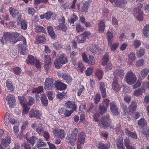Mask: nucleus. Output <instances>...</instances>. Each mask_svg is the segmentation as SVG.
<instances>
[{"mask_svg":"<svg viewBox=\"0 0 149 149\" xmlns=\"http://www.w3.org/2000/svg\"><path fill=\"white\" fill-rule=\"evenodd\" d=\"M19 34L16 32L4 33L0 41L3 44H4L5 41H9L12 44H15L19 40Z\"/></svg>","mask_w":149,"mask_h":149,"instance_id":"f257e3e1","label":"nucleus"},{"mask_svg":"<svg viewBox=\"0 0 149 149\" xmlns=\"http://www.w3.org/2000/svg\"><path fill=\"white\" fill-rule=\"evenodd\" d=\"M125 79V81L128 84L132 85L136 81L137 77L133 72L130 71L126 73Z\"/></svg>","mask_w":149,"mask_h":149,"instance_id":"f03ea898","label":"nucleus"},{"mask_svg":"<svg viewBox=\"0 0 149 149\" xmlns=\"http://www.w3.org/2000/svg\"><path fill=\"white\" fill-rule=\"evenodd\" d=\"M85 137L86 135L84 132H82L79 133L77 142V148L78 149H81L83 147Z\"/></svg>","mask_w":149,"mask_h":149,"instance_id":"7ed1b4c3","label":"nucleus"},{"mask_svg":"<svg viewBox=\"0 0 149 149\" xmlns=\"http://www.w3.org/2000/svg\"><path fill=\"white\" fill-rule=\"evenodd\" d=\"M110 120V118L109 115L103 116L100 119L101 124H99L100 127L105 129L109 127L110 125L108 123Z\"/></svg>","mask_w":149,"mask_h":149,"instance_id":"20e7f679","label":"nucleus"},{"mask_svg":"<svg viewBox=\"0 0 149 149\" xmlns=\"http://www.w3.org/2000/svg\"><path fill=\"white\" fill-rule=\"evenodd\" d=\"M22 38H21V40L19 39V41H20L21 42L18 45V49L21 54L25 55L27 54V52L25 47V45L26 43V39L22 36Z\"/></svg>","mask_w":149,"mask_h":149,"instance_id":"39448f33","label":"nucleus"},{"mask_svg":"<svg viewBox=\"0 0 149 149\" xmlns=\"http://www.w3.org/2000/svg\"><path fill=\"white\" fill-rule=\"evenodd\" d=\"M68 62V60L66 56L64 54H63L60 56L58 59L55 61V67L57 68H58L62 64H65Z\"/></svg>","mask_w":149,"mask_h":149,"instance_id":"423d86ee","label":"nucleus"},{"mask_svg":"<svg viewBox=\"0 0 149 149\" xmlns=\"http://www.w3.org/2000/svg\"><path fill=\"white\" fill-rule=\"evenodd\" d=\"M56 83H54V80L52 78H48L46 79L45 83L44 88L46 91L54 88L56 87Z\"/></svg>","mask_w":149,"mask_h":149,"instance_id":"0eeeda50","label":"nucleus"},{"mask_svg":"<svg viewBox=\"0 0 149 149\" xmlns=\"http://www.w3.org/2000/svg\"><path fill=\"white\" fill-rule=\"evenodd\" d=\"M143 6L142 4H140L134 10V14L137 16V18L139 21H141L143 20V12L141 11V9Z\"/></svg>","mask_w":149,"mask_h":149,"instance_id":"6e6552de","label":"nucleus"},{"mask_svg":"<svg viewBox=\"0 0 149 149\" xmlns=\"http://www.w3.org/2000/svg\"><path fill=\"white\" fill-rule=\"evenodd\" d=\"M9 11L10 15L13 18L17 19L19 21L21 20L22 15L19 13L17 9L11 7L9 8Z\"/></svg>","mask_w":149,"mask_h":149,"instance_id":"1a4fd4ad","label":"nucleus"},{"mask_svg":"<svg viewBox=\"0 0 149 149\" xmlns=\"http://www.w3.org/2000/svg\"><path fill=\"white\" fill-rule=\"evenodd\" d=\"M91 35V33L90 32L85 31L77 37V41L79 43H83L86 41V38Z\"/></svg>","mask_w":149,"mask_h":149,"instance_id":"9d476101","label":"nucleus"},{"mask_svg":"<svg viewBox=\"0 0 149 149\" xmlns=\"http://www.w3.org/2000/svg\"><path fill=\"white\" fill-rule=\"evenodd\" d=\"M53 133L56 136L61 139L64 138L66 135L65 131L61 129H54Z\"/></svg>","mask_w":149,"mask_h":149,"instance_id":"9b49d317","label":"nucleus"},{"mask_svg":"<svg viewBox=\"0 0 149 149\" xmlns=\"http://www.w3.org/2000/svg\"><path fill=\"white\" fill-rule=\"evenodd\" d=\"M87 49L89 52H90L93 54H96L98 51L100 53L103 52L102 50L94 44L91 45L89 47H88Z\"/></svg>","mask_w":149,"mask_h":149,"instance_id":"f8f14e48","label":"nucleus"},{"mask_svg":"<svg viewBox=\"0 0 149 149\" xmlns=\"http://www.w3.org/2000/svg\"><path fill=\"white\" fill-rule=\"evenodd\" d=\"M41 114L42 113L39 110L32 109L29 112V116L30 118L34 117L39 119Z\"/></svg>","mask_w":149,"mask_h":149,"instance_id":"ddd939ff","label":"nucleus"},{"mask_svg":"<svg viewBox=\"0 0 149 149\" xmlns=\"http://www.w3.org/2000/svg\"><path fill=\"white\" fill-rule=\"evenodd\" d=\"M58 75L59 77L64 79L68 84L71 83L72 81V78L68 73H63L59 72L58 73Z\"/></svg>","mask_w":149,"mask_h":149,"instance_id":"4468645a","label":"nucleus"},{"mask_svg":"<svg viewBox=\"0 0 149 149\" xmlns=\"http://www.w3.org/2000/svg\"><path fill=\"white\" fill-rule=\"evenodd\" d=\"M65 107L68 109H71L72 110L74 111L77 109V107L75 105V102L69 101L66 102L65 104Z\"/></svg>","mask_w":149,"mask_h":149,"instance_id":"2eb2a0df","label":"nucleus"},{"mask_svg":"<svg viewBox=\"0 0 149 149\" xmlns=\"http://www.w3.org/2000/svg\"><path fill=\"white\" fill-rule=\"evenodd\" d=\"M110 110L111 113L114 115H118L119 112L116 105L114 102H111L110 104Z\"/></svg>","mask_w":149,"mask_h":149,"instance_id":"dca6fc26","label":"nucleus"},{"mask_svg":"<svg viewBox=\"0 0 149 149\" xmlns=\"http://www.w3.org/2000/svg\"><path fill=\"white\" fill-rule=\"evenodd\" d=\"M6 99L8 101V104L9 107H12L15 102V97L12 95L8 94L6 97Z\"/></svg>","mask_w":149,"mask_h":149,"instance_id":"f3484780","label":"nucleus"},{"mask_svg":"<svg viewBox=\"0 0 149 149\" xmlns=\"http://www.w3.org/2000/svg\"><path fill=\"white\" fill-rule=\"evenodd\" d=\"M11 139L10 136H7L6 137L1 139V143L5 147H8L11 141Z\"/></svg>","mask_w":149,"mask_h":149,"instance_id":"a211bd4d","label":"nucleus"},{"mask_svg":"<svg viewBox=\"0 0 149 149\" xmlns=\"http://www.w3.org/2000/svg\"><path fill=\"white\" fill-rule=\"evenodd\" d=\"M137 107L136 102L135 101L132 102L131 104L129 106L128 110L129 114L133 113L136 110Z\"/></svg>","mask_w":149,"mask_h":149,"instance_id":"6ab92c4d","label":"nucleus"},{"mask_svg":"<svg viewBox=\"0 0 149 149\" xmlns=\"http://www.w3.org/2000/svg\"><path fill=\"white\" fill-rule=\"evenodd\" d=\"M99 89L101 91L102 96L103 97L106 96V90L105 88V85L103 82H100L99 83Z\"/></svg>","mask_w":149,"mask_h":149,"instance_id":"aec40b11","label":"nucleus"},{"mask_svg":"<svg viewBox=\"0 0 149 149\" xmlns=\"http://www.w3.org/2000/svg\"><path fill=\"white\" fill-rule=\"evenodd\" d=\"M113 33L110 31H108L107 33V38L109 46H111V43L113 40Z\"/></svg>","mask_w":149,"mask_h":149,"instance_id":"412c9836","label":"nucleus"},{"mask_svg":"<svg viewBox=\"0 0 149 149\" xmlns=\"http://www.w3.org/2000/svg\"><path fill=\"white\" fill-rule=\"evenodd\" d=\"M98 30L99 33H102L104 32L105 27V22L102 20L100 21L98 24Z\"/></svg>","mask_w":149,"mask_h":149,"instance_id":"4be33fe9","label":"nucleus"},{"mask_svg":"<svg viewBox=\"0 0 149 149\" xmlns=\"http://www.w3.org/2000/svg\"><path fill=\"white\" fill-rule=\"evenodd\" d=\"M29 133L27 132L26 133V139L32 146H33L36 140H37V139H38L33 136H32L30 138H29Z\"/></svg>","mask_w":149,"mask_h":149,"instance_id":"5701e85b","label":"nucleus"},{"mask_svg":"<svg viewBox=\"0 0 149 149\" xmlns=\"http://www.w3.org/2000/svg\"><path fill=\"white\" fill-rule=\"evenodd\" d=\"M56 85L57 89L59 90H65L67 88V85L61 82H57Z\"/></svg>","mask_w":149,"mask_h":149,"instance_id":"b1692460","label":"nucleus"},{"mask_svg":"<svg viewBox=\"0 0 149 149\" xmlns=\"http://www.w3.org/2000/svg\"><path fill=\"white\" fill-rule=\"evenodd\" d=\"M124 74V70L122 69H116L113 72V75L114 76H118L120 78Z\"/></svg>","mask_w":149,"mask_h":149,"instance_id":"393cba45","label":"nucleus"},{"mask_svg":"<svg viewBox=\"0 0 149 149\" xmlns=\"http://www.w3.org/2000/svg\"><path fill=\"white\" fill-rule=\"evenodd\" d=\"M43 87L42 86H39L35 88L32 91L33 93H36V96L37 98L39 96L37 95L42 92L43 90Z\"/></svg>","mask_w":149,"mask_h":149,"instance_id":"a878e982","label":"nucleus"},{"mask_svg":"<svg viewBox=\"0 0 149 149\" xmlns=\"http://www.w3.org/2000/svg\"><path fill=\"white\" fill-rule=\"evenodd\" d=\"M55 29L56 30H61L65 32L67 30V26L65 24H60L55 28Z\"/></svg>","mask_w":149,"mask_h":149,"instance_id":"bb28decb","label":"nucleus"},{"mask_svg":"<svg viewBox=\"0 0 149 149\" xmlns=\"http://www.w3.org/2000/svg\"><path fill=\"white\" fill-rule=\"evenodd\" d=\"M125 133L126 134L134 139L137 138V135L136 133L130 132L128 129H125Z\"/></svg>","mask_w":149,"mask_h":149,"instance_id":"cd10ccee","label":"nucleus"},{"mask_svg":"<svg viewBox=\"0 0 149 149\" xmlns=\"http://www.w3.org/2000/svg\"><path fill=\"white\" fill-rule=\"evenodd\" d=\"M76 52L72 51L70 53V58H71V61L73 64L74 65H76L77 64L76 59L75 56L77 54Z\"/></svg>","mask_w":149,"mask_h":149,"instance_id":"c85d7f7f","label":"nucleus"},{"mask_svg":"<svg viewBox=\"0 0 149 149\" xmlns=\"http://www.w3.org/2000/svg\"><path fill=\"white\" fill-rule=\"evenodd\" d=\"M45 41V36L44 35L42 36H37L35 43L36 44L42 43Z\"/></svg>","mask_w":149,"mask_h":149,"instance_id":"c756f323","label":"nucleus"},{"mask_svg":"<svg viewBox=\"0 0 149 149\" xmlns=\"http://www.w3.org/2000/svg\"><path fill=\"white\" fill-rule=\"evenodd\" d=\"M97 146L98 149H109L110 144L108 143L104 144L102 143H100L98 144Z\"/></svg>","mask_w":149,"mask_h":149,"instance_id":"7c9ffc66","label":"nucleus"},{"mask_svg":"<svg viewBox=\"0 0 149 149\" xmlns=\"http://www.w3.org/2000/svg\"><path fill=\"white\" fill-rule=\"evenodd\" d=\"M38 140L36 145L34 146V149L38 148L39 147L45 146L46 144L43 142L42 140L40 139H37Z\"/></svg>","mask_w":149,"mask_h":149,"instance_id":"2f4dec72","label":"nucleus"},{"mask_svg":"<svg viewBox=\"0 0 149 149\" xmlns=\"http://www.w3.org/2000/svg\"><path fill=\"white\" fill-rule=\"evenodd\" d=\"M149 31V25L146 24L142 29V33L144 36L146 38H149L148 33Z\"/></svg>","mask_w":149,"mask_h":149,"instance_id":"473e14b6","label":"nucleus"},{"mask_svg":"<svg viewBox=\"0 0 149 149\" xmlns=\"http://www.w3.org/2000/svg\"><path fill=\"white\" fill-rule=\"evenodd\" d=\"M115 4L116 6H119L121 8L124 7V4L127 3L126 0H118V1H115Z\"/></svg>","mask_w":149,"mask_h":149,"instance_id":"72a5a7b5","label":"nucleus"},{"mask_svg":"<svg viewBox=\"0 0 149 149\" xmlns=\"http://www.w3.org/2000/svg\"><path fill=\"white\" fill-rule=\"evenodd\" d=\"M90 5V3L89 1L85 2L84 3L82 6L81 11L82 12H86L88 9V7Z\"/></svg>","mask_w":149,"mask_h":149,"instance_id":"f704fd0d","label":"nucleus"},{"mask_svg":"<svg viewBox=\"0 0 149 149\" xmlns=\"http://www.w3.org/2000/svg\"><path fill=\"white\" fill-rule=\"evenodd\" d=\"M66 139L69 140L68 143L71 146H73L75 144L76 139V138L70 136V137L69 136L67 137Z\"/></svg>","mask_w":149,"mask_h":149,"instance_id":"c9c22d12","label":"nucleus"},{"mask_svg":"<svg viewBox=\"0 0 149 149\" xmlns=\"http://www.w3.org/2000/svg\"><path fill=\"white\" fill-rule=\"evenodd\" d=\"M78 19V17L75 14H73L70 17V18L69 19L68 22L70 24H73L74 22L77 21Z\"/></svg>","mask_w":149,"mask_h":149,"instance_id":"e433bc0d","label":"nucleus"},{"mask_svg":"<svg viewBox=\"0 0 149 149\" xmlns=\"http://www.w3.org/2000/svg\"><path fill=\"white\" fill-rule=\"evenodd\" d=\"M41 100L44 106H45L48 104V100L45 94H42Z\"/></svg>","mask_w":149,"mask_h":149,"instance_id":"4c0bfd02","label":"nucleus"},{"mask_svg":"<svg viewBox=\"0 0 149 149\" xmlns=\"http://www.w3.org/2000/svg\"><path fill=\"white\" fill-rule=\"evenodd\" d=\"M87 63L92 65H94L95 64V61L93 56H89Z\"/></svg>","mask_w":149,"mask_h":149,"instance_id":"58836bf2","label":"nucleus"},{"mask_svg":"<svg viewBox=\"0 0 149 149\" xmlns=\"http://www.w3.org/2000/svg\"><path fill=\"white\" fill-rule=\"evenodd\" d=\"M35 60L33 56L32 55H29L26 61V62L27 64H30L33 65L34 63Z\"/></svg>","mask_w":149,"mask_h":149,"instance_id":"ea45409f","label":"nucleus"},{"mask_svg":"<svg viewBox=\"0 0 149 149\" xmlns=\"http://www.w3.org/2000/svg\"><path fill=\"white\" fill-rule=\"evenodd\" d=\"M138 124L139 126L143 127L147 125V122L144 118H142L138 121Z\"/></svg>","mask_w":149,"mask_h":149,"instance_id":"a19ab883","label":"nucleus"},{"mask_svg":"<svg viewBox=\"0 0 149 149\" xmlns=\"http://www.w3.org/2000/svg\"><path fill=\"white\" fill-rule=\"evenodd\" d=\"M109 59V56L107 52L104 55L102 59V65H104L107 63L108 62Z\"/></svg>","mask_w":149,"mask_h":149,"instance_id":"79ce46f5","label":"nucleus"},{"mask_svg":"<svg viewBox=\"0 0 149 149\" xmlns=\"http://www.w3.org/2000/svg\"><path fill=\"white\" fill-rule=\"evenodd\" d=\"M123 139L122 137L118 138L117 139L116 146L117 148L123 146Z\"/></svg>","mask_w":149,"mask_h":149,"instance_id":"37998d69","label":"nucleus"},{"mask_svg":"<svg viewBox=\"0 0 149 149\" xmlns=\"http://www.w3.org/2000/svg\"><path fill=\"white\" fill-rule=\"evenodd\" d=\"M35 30V31L37 32H44L45 31V29L44 27L38 25H36Z\"/></svg>","mask_w":149,"mask_h":149,"instance_id":"c03bdc74","label":"nucleus"},{"mask_svg":"<svg viewBox=\"0 0 149 149\" xmlns=\"http://www.w3.org/2000/svg\"><path fill=\"white\" fill-rule=\"evenodd\" d=\"M99 111L100 113L102 115L107 111V107L104 106L100 105L99 107Z\"/></svg>","mask_w":149,"mask_h":149,"instance_id":"a18cd8bd","label":"nucleus"},{"mask_svg":"<svg viewBox=\"0 0 149 149\" xmlns=\"http://www.w3.org/2000/svg\"><path fill=\"white\" fill-rule=\"evenodd\" d=\"M6 87L8 90L11 91L14 90V88L12 82L8 80L6 82Z\"/></svg>","mask_w":149,"mask_h":149,"instance_id":"49530a36","label":"nucleus"},{"mask_svg":"<svg viewBox=\"0 0 149 149\" xmlns=\"http://www.w3.org/2000/svg\"><path fill=\"white\" fill-rule=\"evenodd\" d=\"M148 69L146 68L142 70L140 72L141 77L143 78H144L148 74Z\"/></svg>","mask_w":149,"mask_h":149,"instance_id":"de8ad7c7","label":"nucleus"},{"mask_svg":"<svg viewBox=\"0 0 149 149\" xmlns=\"http://www.w3.org/2000/svg\"><path fill=\"white\" fill-rule=\"evenodd\" d=\"M103 72V71L100 69L96 71V75L99 80H101L102 78Z\"/></svg>","mask_w":149,"mask_h":149,"instance_id":"09e8293b","label":"nucleus"},{"mask_svg":"<svg viewBox=\"0 0 149 149\" xmlns=\"http://www.w3.org/2000/svg\"><path fill=\"white\" fill-rule=\"evenodd\" d=\"M112 88L114 91H118L120 90L121 87L118 84V83H112Z\"/></svg>","mask_w":149,"mask_h":149,"instance_id":"8fccbe9b","label":"nucleus"},{"mask_svg":"<svg viewBox=\"0 0 149 149\" xmlns=\"http://www.w3.org/2000/svg\"><path fill=\"white\" fill-rule=\"evenodd\" d=\"M143 89L141 88L136 90L133 93L134 95L136 96H138L141 95L143 92Z\"/></svg>","mask_w":149,"mask_h":149,"instance_id":"3c124183","label":"nucleus"},{"mask_svg":"<svg viewBox=\"0 0 149 149\" xmlns=\"http://www.w3.org/2000/svg\"><path fill=\"white\" fill-rule=\"evenodd\" d=\"M135 54L133 52H131L128 55V59L130 61H133L136 59Z\"/></svg>","mask_w":149,"mask_h":149,"instance_id":"603ef678","label":"nucleus"},{"mask_svg":"<svg viewBox=\"0 0 149 149\" xmlns=\"http://www.w3.org/2000/svg\"><path fill=\"white\" fill-rule=\"evenodd\" d=\"M21 29L23 30H26L27 27V22L25 20H24L21 22Z\"/></svg>","mask_w":149,"mask_h":149,"instance_id":"864d4df0","label":"nucleus"},{"mask_svg":"<svg viewBox=\"0 0 149 149\" xmlns=\"http://www.w3.org/2000/svg\"><path fill=\"white\" fill-rule=\"evenodd\" d=\"M36 131L39 135L42 134L44 132V128L41 126H38L36 129Z\"/></svg>","mask_w":149,"mask_h":149,"instance_id":"5fc2aeb1","label":"nucleus"},{"mask_svg":"<svg viewBox=\"0 0 149 149\" xmlns=\"http://www.w3.org/2000/svg\"><path fill=\"white\" fill-rule=\"evenodd\" d=\"M67 95L66 93H59L57 95L56 97L60 100H62L63 98L66 97Z\"/></svg>","mask_w":149,"mask_h":149,"instance_id":"6e6d98bb","label":"nucleus"},{"mask_svg":"<svg viewBox=\"0 0 149 149\" xmlns=\"http://www.w3.org/2000/svg\"><path fill=\"white\" fill-rule=\"evenodd\" d=\"M22 106L23 107L22 114L23 115H25L29 111L30 108L27 107L26 104L23 105Z\"/></svg>","mask_w":149,"mask_h":149,"instance_id":"4d7b16f0","label":"nucleus"},{"mask_svg":"<svg viewBox=\"0 0 149 149\" xmlns=\"http://www.w3.org/2000/svg\"><path fill=\"white\" fill-rule=\"evenodd\" d=\"M74 111L72 110H69L65 109L64 115L65 117H69L71 116V114Z\"/></svg>","mask_w":149,"mask_h":149,"instance_id":"13d9d810","label":"nucleus"},{"mask_svg":"<svg viewBox=\"0 0 149 149\" xmlns=\"http://www.w3.org/2000/svg\"><path fill=\"white\" fill-rule=\"evenodd\" d=\"M144 61L142 59L137 61L136 63V65L139 67L142 66L144 64Z\"/></svg>","mask_w":149,"mask_h":149,"instance_id":"bf43d9fd","label":"nucleus"},{"mask_svg":"<svg viewBox=\"0 0 149 149\" xmlns=\"http://www.w3.org/2000/svg\"><path fill=\"white\" fill-rule=\"evenodd\" d=\"M54 47L56 49H58L60 48H61L63 47V45L59 44L58 42H56L53 45Z\"/></svg>","mask_w":149,"mask_h":149,"instance_id":"052dcab7","label":"nucleus"},{"mask_svg":"<svg viewBox=\"0 0 149 149\" xmlns=\"http://www.w3.org/2000/svg\"><path fill=\"white\" fill-rule=\"evenodd\" d=\"M79 132V129L77 128H75L72 132L71 134V136L77 138V135L78 134V133Z\"/></svg>","mask_w":149,"mask_h":149,"instance_id":"680f3d73","label":"nucleus"},{"mask_svg":"<svg viewBox=\"0 0 149 149\" xmlns=\"http://www.w3.org/2000/svg\"><path fill=\"white\" fill-rule=\"evenodd\" d=\"M13 70L15 74L17 75L21 73L22 71L21 69L17 67L13 68Z\"/></svg>","mask_w":149,"mask_h":149,"instance_id":"e2e57ef3","label":"nucleus"},{"mask_svg":"<svg viewBox=\"0 0 149 149\" xmlns=\"http://www.w3.org/2000/svg\"><path fill=\"white\" fill-rule=\"evenodd\" d=\"M96 108V106L92 104L90 106L89 109L88 111V112L93 113Z\"/></svg>","mask_w":149,"mask_h":149,"instance_id":"0e129e2a","label":"nucleus"},{"mask_svg":"<svg viewBox=\"0 0 149 149\" xmlns=\"http://www.w3.org/2000/svg\"><path fill=\"white\" fill-rule=\"evenodd\" d=\"M100 95L99 94H97L95 95L94 99L95 103L97 104L100 101Z\"/></svg>","mask_w":149,"mask_h":149,"instance_id":"69168bd1","label":"nucleus"},{"mask_svg":"<svg viewBox=\"0 0 149 149\" xmlns=\"http://www.w3.org/2000/svg\"><path fill=\"white\" fill-rule=\"evenodd\" d=\"M93 69L91 68H89L87 69L86 71V74L87 76H89L91 75L93 73Z\"/></svg>","mask_w":149,"mask_h":149,"instance_id":"338daca9","label":"nucleus"},{"mask_svg":"<svg viewBox=\"0 0 149 149\" xmlns=\"http://www.w3.org/2000/svg\"><path fill=\"white\" fill-rule=\"evenodd\" d=\"M142 131L143 134L146 135V138H148L149 137V129H143Z\"/></svg>","mask_w":149,"mask_h":149,"instance_id":"774afa93","label":"nucleus"}]
</instances>
